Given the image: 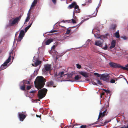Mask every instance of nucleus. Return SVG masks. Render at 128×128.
<instances>
[{
  "instance_id": "20",
  "label": "nucleus",
  "mask_w": 128,
  "mask_h": 128,
  "mask_svg": "<svg viewBox=\"0 0 128 128\" xmlns=\"http://www.w3.org/2000/svg\"><path fill=\"white\" fill-rule=\"evenodd\" d=\"M106 110H105L104 111L102 112H102L101 111H100V114L98 116V120L99 118H100L101 116H104V114L105 113H106Z\"/></svg>"
},
{
  "instance_id": "47",
  "label": "nucleus",
  "mask_w": 128,
  "mask_h": 128,
  "mask_svg": "<svg viewBox=\"0 0 128 128\" xmlns=\"http://www.w3.org/2000/svg\"><path fill=\"white\" fill-rule=\"evenodd\" d=\"M121 38H123L124 40H126L127 39V38L126 36H122L121 37Z\"/></svg>"
},
{
  "instance_id": "55",
  "label": "nucleus",
  "mask_w": 128,
  "mask_h": 128,
  "mask_svg": "<svg viewBox=\"0 0 128 128\" xmlns=\"http://www.w3.org/2000/svg\"><path fill=\"white\" fill-rule=\"evenodd\" d=\"M88 19L89 18H87L84 19V22H85L88 20Z\"/></svg>"
},
{
  "instance_id": "48",
  "label": "nucleus",
  "mask_w": 128,
  "mask_h": 128,
  "mask_svg": "<svg viewBox=\"0 0 128 128\" xmlns=\"http://www.w3.org/2000/svg\"><path fill=\"white\" fill-rule=\"evenodd\" d=\"M87 2L90 3H91L92 2V0H86V2Z\"/></svg>"
},
{
  "instance_id": "45",
  "label": "nucleus",
  "mask_w": 128,
  "mask_h": 128,
  "mask_svg": "<svg viewBox=\"0 0 128 128\" xmlns=\"http://www.w3.org/2000/svg\"><path fill=\"white\" fill-rule=\"evenodd\" d=\"M107 46L106 45L105 46L102 48L104 50H106L107 49Z\"/></svg>"
},
{
  "instance_id": "39",
  "label": "nucleus",
  "mask_w": 128,
  "mask_h": 128,
  "mask_svg": "<svg viewBox=\"0 0 128 128\" xmlns=\"http://www.w3.org/2000/svg\"><path fill=\"white\" fill-rule=\"evenodd\" d=\"M90 84H92L94 85H96V86L97 85V84L95 82H91L90 83Z\"/></svg>"
},
{
  "instance_id": "3",
  "label": "nucleus",
  "mask_w": 128,
  "mask_h": 128,
  "mask_svg": "<svg viewBox=\"0 0 128 128\" xmlns=\"http://www.w3.org/2000/svg\"><path fill=\"white\" fill-rule=\"evenodd\" d=\"M40 48H38V52H37L38 55L36 57V56L34 57L33 60V62H34V65L32 64V66H40V64L42 63V62L40 60V57L39 55V49Z\"/></svg>"
},
{
  "instance_id": "12",
  "label": "nucleus",
  "mask_w": 128,
  "mask_h": 128,
  "mask_svg": "<svg viewBox=\"0 0 128 128\" xmlns=\"http://www.w3.org/2000/svg\"><path fill=\"white\" fill-rule=\"evenodd\" d=\"M105 38H102V41H100L96 40L95 41V43L94 44L95 45L98 46L100 47H102V43L104 42V40Z\"/></svg>"
},
{
  "instance_id": "60",
  "label": "nucleus",
  "mask_w": 128,
  "mask_h": 128,
  "mask_svg": "<svg viewBox=\"0 0 128 128\" xmlns=\"http://www.w3.org/2000/svg\"><path fill=\"white\" fill-rule=\"evenodd\" d=\"M84 20H82V21H81V22L80 23H81V24H82V23L84 22Z\"/></svg>"
},
{
  "instance_id": "51",
  "label": "nucleus",
  "mask_w": 128,
  "mask_h": 128,
  "mask_svg": "<svg viewBox=\"0 0 128 128\" xmlns=\"http://www.w3.org/2000/svg\"><path fill=\"white\" fill-rule=\"evenodd\" d=\"M36 92V90H32L30 91V92L32 93H35Z\"/></svg>"
},
{
  "instance_id": "37",
  "label": "nucleus",
  "mask_w": 128,
  "mask_h": 128,
  "mask_svg": "<svg viewBox=\"0 0 128 128\" xmlns=\"http://www.w3.org/2000/svg\"><path fill=\"white\" fill-rule=\"evenodd\" d=\"M103 27V26L102 25H100L99 26L98 29V30H99L100 31V30L102 29Z\"/></svg>"
},
{
  "instance_id": "46",
  "label": "nucleus",
  "mask_w": 128,
  "mask_h": 128,
  "mask_svg": "<svg viewBox=\"0 0 128 128\" xmlns=\"http://www.w3.org/2000/svg\"><path fill=\"white\" fill-rule=\"evenodd\" d=\"M81 23H80L79 24H78V25H77L76 26H72V28H74V27H76V26H78L77 27L78 28V27H79L81 25Z\"/></svg>"
},
{
  "instance_id": "27",
  "label": "nucleus",
  "mask_w": 128,
  "mask_h": 128,
  "mask_svg": "<svg viewBox=\"0 0 128 128\" xmlns=\"http://www.w3.org/2000/svg\"><path fill=\"white\" fill-rule=\"evenodd\" d=\"M116 43V40H112V48H114L115 46Z\"/></svg>"
},
{
  "instance_id": "16",
  "label": "nucleus",
  "mask_w": 128,
  "mask_h": 128,
  "mask_svg": "<svg viewBox=\"0 0 128 128\" xmlns=\"http://www.w3.org/2000/svg\"><path fill=\"white\" fill-rule=\"evenodd\" d=\"M56 31H57V30H52L50 32H47L45 34H43V36L44 37H45V38L46 37V36L49 34H48V33H53L54 32H56Z\"/></svg>"
},
{
  "instance_id": "25",
  "label": "nucleus",
  "mask_w": 128,
  "mask_h": 128,
  "mask_svg": "<svg viewBox=\"0 0 128 128\" xmlns=\"http://www.w3.org/2000/svg\"><path fill=\"white\" fill-rule=\"evenodd\" d=\"M74 78L75 80V81L76 82H78V80H79V76L78 75H77L75 76Z\"/></svg>"
},
{
  "instance_id": "7",
  "label": "nucleus",
  "mask_w": 128,
  "mask_h": 128,
  "mask_svg": "<svg viewBox=\"0 0 128 128\" xmlns=\"http://www.w3.org/2000/svg\"><path fill=\"white\" fill-rule=\"evenodd\" d=\"M51 65L46 64L44 65V66L42 69V71L44 74H46V72L50 71L51 70Z\"/></svg>"
},
{
  "instance_id": "23",
  "label": "nucleus",
  "mask_w": 128,
  "mask_h": 128,
  "mask_svg": "<svg viewBox=\"0 0 128 128\" xmlns=\"http://www.w3.org/2000/svg\"><path fill=\"white\" fill-rule=\"evenodd\" d=\"M114 35L115 36L116 38H120V36L118 30L115 33Z\"/></svg>"
},
{
  "instance_id": "36",
  "label": "nucleus",
  "mask_w": 128,
  "mask_h": 128,
  "mask_svg": "<svg viewBox=\"0 0 128 128\" xmlns=\"http://www.w3.org/2000/svg\"><path fill=\"white\" fill-rule=\"evenodd\" d=\"M103 90L107 93H110V91L108 90H106L104 89H103Z\"/></svg>"
},
{
  "instance_id": "10",
  "label": "nucleus",
  "mask_w": 128,
  "mask_h": 128,
  "mask_svg": "<svg viewBox=\"0 0 128 128\" xmlns=\"http://www.w3.org/2000/svg\"><path fill=\"white\" fill-rule=\"evenodd\" d=\"M112 68H121L122 69L128 71V68L122 66L120 65L117 64L112 62Z\"/></svg>"
},
{
  "instance_id": "53",
  "label": "nucleus",
  "mask_w": 128,
  "mask_h": 128,
  "mask_svg": "<svg viewBox=\"0 0 128 128\" xmlns=\"http://www.w3.org/2000/svg\"><path fill=\"white\" fill-rule=\"evenodd\" d=\"M121 128H128V126H124L123 127H122Z\"/></svg>"
},
{
  "instance_id": "30",
  "label": "nucleus",
  "mask_w": 128,
  "mask_h": 128,
  "mask_svg": "<svg viewBox=\"0 0 128 128\" xmlns=\"http://www.w3.org/2000/svg\"><path fill=\"white\" fill-rule=\"evenodd\" d=\"M66 22H71V20H63L61 22H64L65 23Z\"/></svg>"
},
{
  "instance_id": "21",
  "label": "nucleus",
  "mask_w": 128,
  "mask_h": 128,
  "mask_svg": "<svg viewBox=\"0 0 128 128\" xmlns=\"http://www.w3.org/2000/svg\"><path fill=\"white\" fill-rule=\"evenodd\" d=\"M30 11V10H29L28 12V13L27 14V16L26 19L24 24H25V22H27L30 20V15L29 14V12Z\"/></svg>"
},
{
  "instance_id": "50",
  "label": "nucleus",
  "mask_w": 128,
  "mask_h": 128,
  "mask_svg": "<svg viewBox=\"0 0 128 128\" xmlns=\"http://www.w3.org/2000/svg\"><path fill=\"white\" fill-rule=\"evenodd\" d=\"M70 30H67L65 34H69L70 33Z\"/></svg>"
},
{
  "instance_id": "52",
  "label": "nucleus",
  "mask_w": 128,
  "mask_h": 128,
  "mask_svg": "<svg viewBox=\"0 0 128 128\" xmlns=\"http://www.w3.org/2000/svg\"><path fill=\"white\" fill-rule=\"evenodd\" d=\"M52 0V2H53V3L54 4H55L56 3V0Z\"/></svg>"
},
{
  "instance_id": "56",
  "label": "nucleus",
  "mask_w": 128,
  "mask_h": 128,
  "mask_svg": "<svg viewBox=\"0 0 128 128\" xmlns=\"http://www.w3.org/2000/svg\"><path fill=\"white\" fill-rule=\"evenodd\" d=\"M109 65L111 67H112V62H110L109 63Z\"/></svg>"
},
{
  "instance_id": "38",
  "label": "nucleus",
  "mask_w": 128,
  "mask_h": 128,
  "mask_svg": "<svg viewBox=\"0 0 128 128\" xmlns=\"http://www.w3.org/2000/svg\"><path fill=\"white\" fill-rule=\"evenodd\" d=\"M40 66H39L37 68V69H36L34 71V72H37L39 70L40 68Z\"/></svg>"
},
{
  "instance_id": "54",
  "label": "nucleus",
  "mask_w": 128,
  "mask_h": 128,
  "mask_svg": "<svg viewBox=\"0 0 128 128\" xmlns=\"http://www.w3.org/2000/svg\"><path fill=\"white\" fill-rule=\"evenodd\" d=\"M94 14H95V12H94ZM94 16H94H92L91 17H90V16H87V17H90V18H91L92 17H94L95 16Z\"/></svg>"
},
{
  "instance_id": "58",
  "label": "nucleus",
  "mask_w": 128,
  "mask_h": 128,
  "mask_svg": "<svg viewBox=\"0 0 128 128\" xmlns=\"http://www.w3.org/2000/svg\"><path fill=\"white\" fill-rule=\"evenodd\" d=\"M98 124L97 122H94L93 124H92L91 125H92L93 124Z\"/></svg>"
},
{
  "instance_id": "43",
  "label": "nucleus",
  "mask_w": 128,
  "mask_h": 128,
  "mask_svg": "<svg viewBox=\"0 0 128 128\" xmlns=\"http://www.w3.org/2000/svg\"><path fill=\"white\" fill-rule=\"evenodd\" d=\"M117 79L116 78H114V79H112V84L114 83L115 82L116 80V81Z\"/></svg>"
},
{
  "instance_id": "61",
  "label": "nucleus",
  "mask_w": 128,
  "mask_h": 128,
  "mask_svg": "<svg viewBox=\"0 0 128 128\" xmlns=\"http://www.w3.org/2000/svg\"><path fill=\"white\" fill-rule=\"evenodd\" d=\"M126 67L128 68V64H127L125 66V67Z\"/></svg>"
},
{
  "instance_id": "22",
  "label": "nucleus",
  "mask_w": 128,
  "mask_h": 128,
  "mask_svg": "<svg viewBox=\"0 0 128 128\" xmlns=\"http://www.w3.org/2000/svg\"><path fill=\"white\" fill-rule=\"evenodd\" d=\"M75 5H76V3L75 2H74L69 6L68 8H71L73 7L74 8Z\"/></svg>"
},
{
  "instance_id": "42",
  "label": "nucleus",
  "mask_w": 128,
  "mask_h": 128,
  "mask_svg": "<svg viewBox=\"0 0 128 128\" xmlns=\"http://www.w3.org/2000/svg\"><path fill=\"white\" fill-rule=\"evenodd\" d=\"M86 127V125H82L80 126L81 128H85Z\"/></svg>"
},
{
  "instance_id": "18",
  "label": "nucleus",
  "mask_w": 128,
  "mask_h": 128,
  "mask_svg": "<svg viewBox=\"0 0 128 128\" xmlns=\"http://www.w3.org/2000/svg\"><path fill=\"white\" fill-rule=\"evenodd\" d=\"M84 77L86 78L88 77V76L86 72H84L80 71L79 72Z\"/></svg>"
},
{
  "instance_id": "9",
  "label": "nucleus",
  "mask_w": 128,
  "mask_h": 128,
  "mask_svg": "<svg viewBox=\"0 0 128 128\" xmlns=\"http://www.w3.org/2000/svg\"><path fill=\"white\" fill-rule=\"evenodd\" d=\"M65 75H64V72L63 71L60 72L58 74L57 73L55 74L54 76L55 79L57 80H60L61 78L63 77V76H64Z\"/></svg>"
},
{
  "instance_id": "5",
  "label": "nucleus",
  "mask_w": 128,
  "mask_h": 128,
  "mask_svg": "<svg viewBox=\"0 0 128 128\" xmlns=\"http://www.w3.org/2000/svg\"><path fill=\"white\" fill-rule=\"evenodd\" d=\"M21 18V16H19L16 18H12L9 20V25L10 26H12L16 24H18Z\"/></svg>"
},
{
  "instance_id": "35",
  "label": "nucleus",
  "mask_w": 128,
  "mask_h": 128,
  "mask_svg": "<svg viewBox=\"0 0 128 128\" xmlns=\"http://www.w3.org/2000/svg\"><path fill=\"white\" fill-rule=\"evenodd\" d=\"M94 74L95 75L97 76L98 77H100V76L101 75V74H99L96 72L94 73Z\"/></svg>"
},
{
  "instance_id": "32",
  "label": "nucleus",
  "mask_w": 128,
  "mask_h": 128,
  "mask_svg": "<svg viewBox=\"0 0 128 128\" xmlns=\"http://www.w3.org/2000/svg\"><path fill=\"white\" fill-rule=\"evenodd\" d=\"M76 67L78 69H80L81 68V66L80 64H76Z\"/></svg>"
},
{
  "instance_id": "41",
  "label": "nucleus",
  "mask_w": 128,
  "mask_h": 128,
  "mask_svg": "<svg viewBox=\"0 0 128 128\" xmlns=\"http://www.w3.org/2000/svg\"><path fill=\"white\" fill-rule=\"evenodd\" d=\"M117 26L116 24L112 25V30L115 29Z\"/></svg>"
},
{
  "instance_id": "6",
  "label": "nucleus",
  "mask_w": 128,
  "mask_h": 128,
  "mask_svg": "<svg viewBox=\"0 0 128 128\" xmlns=\"http://www.w3.org/2000/svg\"><path fill=\"white\" fill-rule=\"evenodd\" d=\"M47 91V90L44 88H43L38 91V96L39 99H41L45 96Z\"/></svg>"
},
{
  "instance_id": "11",
  "label": "nucleus",
  "mask_w": 128,
  "mask_h": 128,
  "mask_svg": "<svg viewBox=\"0 0 128 128\" xmlns=\"http://www.w3.org/2000/svg\"><path fill=\"white\" fill-rule=\"evenodd\" d=\"M23 112H18V118L20 121L22 122L23 121L26 117V116L23 114Z\"/></svg>"
},
{
  "instance_id": "33",
  "label": "nucleus",
  "mask_w": 128,
  "mask_h": 128,
  "mask_svg": "<svg viewBox=\"0 0 128 128\" xmlns=\"http://www.w3.org/2000/svg\"><path fill=\"white\" fill-rule=\"evenodd\" d=\"M20 86V89L22 90H25V85H23L22 86Z\"/></svg>"
},
{
  "instance_id": "17",
  "label": "nucleus",
  "mask_w": 128,
  "mask_h": 128,
  "mask_svg": "<svg viewBox=\"0 0 128 128\" xmlns=\"http://www.w3.org/2000/svg\"><path fill=\"white\" fill-rule=\"evenodd\" d=\"M37 3V0H34L33 2L32 3V5H31L30 8V9H31V8H32L34 6L36 5V4Z\"/></svg>"
},
{
  "instance_id": "31",
  "label": "nucleus",
  "mask_w": 128,
  "mask_h": 128,
  "mask_svg": "<svg viewBox=\"0 0 128 128\" xmlns=\"http://www.w3.org/2000/svg\"><path fill=\"white\" fill-rule=\"evenodd\" d=\"M91 41V40H90V39L88 40L86 42V44L87 45L89 44H91L90 42Z\"/></svg>"
},
{
  "instance_id": "28",
  "label": "nucleus",
  "mask_w": 128,
  "mask_h": 128,
  "mask_svg": "<svg viewBox=\"0 0 128 128\" xmlns=\"http://www.w3.org/2000/svg\"><path fill=\"white\" fill-rule=\"evenodd\" d=\"M26 81L25 80H23L21 82L20 84V86H22L23 85H24V82Z\"/></svg>"
},
{
  "instance_id": "26",
  "label": "nucleus",
  "mask_w": 128,
  "mask_h": 128,
  "mask_svg": "<svg viewBox=\"0 0 128 128\" xmlns=\"http://www.w3.org/2000/svg\"><path fill=\"white\" fill-rule=\"evenodd\" d=\"M54 82L52 81H51L48 84V85L49 86H51L53 85Z\"/></svg>"
},
{
  "instance_id": "4",
  "label": "nucleus",
  "mask_w": 128,
  "mask_h": 128,
  "mask_svg": "<svg viewBox=\"0 0 128 128\" xmlns=\"http://www.w3.org/2000/svg\"><path fill=\"white\" fill-rule=\"evenodd\" d=\"M12 54L13 53L12 52H11L10 53V56L0 66V69L1 71L6 68L9 66V65L8 64L11 60V56Z\"/></svg>"
},
{
  "instance_id": "34",
  "label": "nucleus",
  "mask_w": 128,
  "mask_h": 128,
  "mask_svg": "<svg viewBox=\"0 0 128 128\" xmlns=\"http://www.w3.org/2000/svg\"><path fill=\"white\" fill-rule=\"evenodd\" d=\"M109 101V100L107 101V103H106L105 104V105L106 108H108V103Z\"/></svg>"
},
{
  "instance_id": "1",
  "label": "nucleus",
  "mask_w": 128,
  "mask_h": 128,
  "mask_svg": "<svg viewBox=\"0 0 128 128\" xmlns=\"http://www.w3.org/2000/svg\"><path fill=\"white\" fill-rule=\"evenodd\" d=\"M45 82V79L42 76H38L34 81L35 87L38 90L44 86Z\"/></svg>"
},
{
  "instance_id": "8",
  "label": "nucleus",
  "mask_w": 128,
  "mask_h": 128,
  "mask_svg": "<svg viewBox=\"0 0 128 128\" xmlns=\"http://www.w3.org/2000/svg\"><path fill=\"white\" fill-rule=\"evenodd\" d=\"M109 74L107 73L101 75L100 78L101 79L107 82H109V80L108 78V77ZM110 82L111 83H112V79L110 80Z\"/></svg>"
},
{
  "instance_id": "59",
  "label": "nucleus",
  "mask_w": 128,
  "mask_h": 128,
  "mask_svg": "<svg viewBox=\"0 0 128 128\" xmlns=\"http://www.w3.org/2000/svg\"><path fill=\"white\" fill-rule=\"evenodd\" d=\"M33 17L34 18H32V19H31V20H32V22L33 20V22L34 21V16H33Z\"/></svg>"
},
{
  "instance_id": "44",
  "label": "nucleus",
  "mask_w": 128,
  "mask_h": 128,
  "mask_svg": "<svg viewBox=\"0 0 128 128\" xmlns=\"http://www.w3.org/2000/svg\"><path fill=\"white\" fill-rule=\"evenodd\" d=\"M64 81H68V82H75V80H63Z\"/></svg>"
},
{
  "instance_id": "57",
  "label": "nucleus",
  "mask_w": 128,
  "mask_h": 128,
  "mask_svg": "<svg viewBox=\"0 0 128 128\" xmlns=\"http://www.w3.org/2000/svg\"><path fill=\"white\" fill-rule=\"evenodd\" d=\"M111 46H110V48H112V42H111Z\"/></svg>"
},
{
  "instance_id": "15",
  "label": "nucleus",
  "mask_w": 128,
  "mask_h": 128,
  "mask_svg": "<svg viewBox=\"0 0 128 128\" xmlns=\"http://www.w3.org/2000/svg\"><path fill=\"white\" fill-rule=\"evenodd\" d=\"M53 41V40L52 39L49 38L45 42L44 44L45 45H48Z\"/></svg>"
},
{
  "instance_id": "49",
  "label": "nucleus",
  "mask_w": 128,
  "mask_h": 128,
  "mask_svg": "<svg viewBox=\"0 0 128 128\" xmlns=\"http://www.w3.org/2000/svg\"><path fill=\"white\" fill-rule=\"evenodd\" d=\"M31 88V86H27V89L28 90H30Z\"/></svg>"
},
{
  "instance_id": "14",
  "label": "nucleus",
  "mask_w": 128,
  "mask_h": 128,
  "mask_svg": "<svg viewBox=\"0 0 128 128\" xmlns=\"http://www.w3.org/2000/svg\"><path fill=\"white\" fill-rule=\"evenodd\" d=\"M94 37L96 39L100 38L101 40H102V38H107V37H106L105 36H100L99 35L98 36L96 34H94Z\"/></svg>"
},
{
  "instance_id": "24",
  "label": "nucleus",
  "mask_w": 128,
  "mask_h": 128,
  "mask_svg": "<svg viewBox=\"0 0 128 128\" xmlns=\"http://www.w3.org/2000/svg\"><path fill=\"white\" fill-rule=\"evenodd\" d=\"M74 19H72L71 20H71V22H72L73 24L76 23V22L75 20L76 19V17L74 16Z\"/></svg>"
},
{
  "instance_id": "29",
  "label": "nucleus",
  "mask_w": 128,
  "mask_h": 128,
  "mask_svg": "<svg viewBox=\"0 0 128 128\" xmlns=\"http://www.w3.org/2000/svg\"><path fill=\"white\" fill-rule=\"evenodd\" d=\"M96 80L98 84L100 86L102 85V83L98 80L97 79Z\"/></svg>"
},
{
  "instance_id": "19",
  "label": "nucleus",
  "mask_w": 128,
  "mask_h": 128,
  "mask_svg": "<svg viewBox=\"0 0 128 128\" xmlns=\"http://www.w3.org/2000/svg\"><path fill=\"white\" fill-rule=\"evenodd\" d=\"M101 3H99V4H98V5L97 6V7L96 8V11H95L94 12L95 14H94V16H96L97 15V14L98 12V8L100 6L101 4Z\"/></svg>"
},
{
  "instance_id": "62",
  "label": "nucleus",
  "mask_w": 128,
  "mask_h": 128,
  "mask_svg": "<svg viewBox=\"0 0 128 128\" xmlns=\"http://www.w3.org/2000/svg\"><path fill=\"white\" fill-rule=\"evenodd\" d=\"M108 122H106V121H104V124L106 123H107Z\"/></svg>"
},
{
  "instance_id": "64",
  "label": "nucleus",
  "mask_w": 128,
  "mask_h": 128,
  "mask_svg": "<svg viewBox=\"0 0 128 128\" xmlns=\"http://www.w3.org/2000/svg\"><path fill=\"white\" fill-rule=\"evenodd\" d=\"M36 116L37 117H39V116L38 115H36Z\"/></svg>"
},
{
  "instance_id": "63",
  "label": "nucleus",
  "mask_w": 128,
  "mask_h": 128,
  "mask_svg": "<svg viewBox=\"0 0 128 128\" xmlns=\"http://www.w3.org/2000/svg\"><path fill=\"white\" fill-rule=\"evenodd\" d=\"M102 2V0H100V3H101Z\"/></svg>"
},
{
  "instance_id": "2",
  "label": "nucleus",
  "mask_w": 128,
  "mask_h": 128,
  "mask_svg": "<svg viewBox=\"0 0 128 128\" xmlns=\"http://www.w3.org/2000/svg\"><path fill=\"white\" fill-rule=\"evenodd\" d=\"M33 20L32 22L28 26L26 27L25 28V32L24 30H22L20 32L19 36L18 37V39L17 40V42H20L21 40H22L23 37L24 36L25 33L26 32L27 30L31 26Z\"/></svg>"
},
{
  "instance_id": "40",
  "label": "nucleus",
  "mask_w": 128,
  "mask_h": 128,
  "mask_svg": "<svg viewBox=\"0 0 128 128\" xmlns=\"http://www.w3.org/2000/svg\"><path fill=\"white\" fill-rule=\"evenodd\" d=\"M97 32H96L94 34H96V35H97L98 36H99L100 35L99 33H100V30H97Z\"/></svg>"
},
{
  "instance_id": "13",
  "label": "nucleus",
  "mask_w": 128,
  "mask_h": 128,
  "mask_svg": "<svg viewBox=\"0 0 128 128\" xmlns=\"http://www.w3.org/2000/svg\"><path fill=\"white\" fill-rule=\"evenodd\" d=\"M74 13L73 15V16L74 17V13L76 12V13H79L80 12V10L79 8V7L78 5H75L74 6Z\"/></svg>"
}]
</instances>
